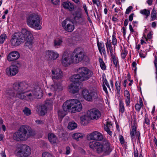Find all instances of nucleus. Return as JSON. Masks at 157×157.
I'll use <instances>...</instances> for the list:
<instances>
[{
    "label": "nucleus",
    "mask_w": 157,
    "mask_h": 157,
    "mask_svg": "<svg viewBox=\"0 0 157 157\" xmlns=\"http://www.w3.org/2000/svg\"><path fill=\"white\" fill-rule=\"evenodd\" d=\"M63 111L62 109L58 111L59 117L63 118L66 115L65 112H69L71 110V112L75 113L76 112H80L82 109V105L81 102L76 99L67 100L65 102L63 106Z\"/></svg>",
    "instance_id": "nucleus-1"
},
{
    "label": "nucleus",
    "mask_w": 157,
    "mask_h": 157,
    "mask_svg": "<svg viewBox=\"0 0 157 157\" xmlns=\"http://www.w3.org/2000/svg\"><path fill=\"white\" fill-rule=\"evenodd\" d=\"M82 9L78 7L77 10L72 12L71 14L74 16L72 19L68 18L62 22L63 28L68 32H72L75 29L74 24L79 23L80 19L82 17Z\"/></svg>",
    "instance_id": "nucleus-2"
},
{
    "label": "nucleus",
    "mask_w": 157,
    "mask_h": 157,
    "mask_svg": "<svg viewBox=\"0 0 157 157\" xmlns=\"http://www.w3.org/2000/svg\"><path fill=\"white\" fill-rule=\"evenodd\" d=\"M89 145L90 148L98 154L103 153L105 155H109L112 150L111 145L106 139L103 140L101 144L92 141L89 143Z\"/></svg>",
    "instance_id": "nucleus-3"
},
{
    "label": "nucleus",
    "mask_w": 157,
    "mask_h": 157,
    "mask_svg": "<svg viewBox=\"0 0 157 157\" xmlns=\"http://www.w3.org/2000/svg\"><path fill=\"white\" fill-rule=\"evenodd\" d=\"M78 73L71 76L70 81L72 82H79V80L85 81L91 77L93 72L85 67H81L77 69Z\"/></svg>",
    "instance_id": "nucleus-4"
},
{
    "label": "nucleus",
    "mask_w": 157,
    "mask_h": 157,
    "mask_svg": "<svg viewBox=\"0 0 157 157\" xmlns=\"http://www.w3.org/2000/svg\"><path fill=\"white\" fill-rule=\"evenodd\" d=\"M29 87L28 83L25 82H16L13 85V89L16 92L15 98L21 100H26L25 91Z\"/></svg>",
    "instance_id": "nucleus-5"
},
{
    "label": "nucleus",
    "mask_w": 157,
    "mask_h": 157,
    "mask_svg": "<svg viewBox=\"0 0 157 157\" xmlns=\"http://www.w3.org/2000/svg\"><path fill=\"white\" fill-rule=\"evenodd\" d=\"M29 127L27 125L21 126L18 130L13 133V139L17 141L23 142L26 141L30 136L29 133Z\"/></svg>",
    "instance_id": "nucleus-6"
},
{
    "label": "nucleus",
    "mask_w": 157,
    "mask_h": 157,
    "mask_svg": "<svg viewBox=\"0 0 157 157\" xmlns=\"http://www.w3.org/2000/svg\"><path fill=\"white\" fill-rule=\"evenodd\" d=\"M13 36L21 43L25 40L27 41H31L33 39V35L30 31L25 29H22L21 32L16 33Z\"/></svg>",
    "instance_id": "nucleus-7"
},
{
    "label": "nucleus",
    "mask_w": 157,
    "mask_h": 157,
    "mask_svg": "<svg viewBox=\"0 0 157 157\" xmlns=\"http://www.w3.org/2000/svg\"><path fill=\"white\" fill-rule=\"evenodd\" d=\"M52 78L55 82L52 86L54 88L55 91L59 92L63 90V87L60 83H56L55 82V80L61 79L63 76L62 72L59 69H55L52 71Z\"/></svg>",
    "instance_id": "nucleus-8"
},
{
    "label": "nucleus",
    "mask_w": 157,
    "mask_h": 157,
    "mask_svg": "<svg viewBox=\"0 0 157 157\" xmlns=\"http://www.w3.org/2000/svg\"><path fill=\"white\" fill-rule=\"evenodd\" d=\"M40 19L37 14L33 13L28 17L27 21V25L30 27L36 29H40L41 26L40 25Z\"/></svg>",
    "instance_id": "nucleus-9"
},
{
    "label": "nucleus",
    "mask_w": 157,
    "mask_h": 157,
    "mask_svg": "<svg viewBox=\"0 0 157 157\" xmlns=\"http://www.w3.org/2000/svg\"><path fill=\"white\" fill-rule=\"evenodd\" d=\"M71 54L75 63H78L83 61H84L87 58L84 51L80 48L75 49Z\"/></svg>",
    "instance_id": "nucleus-10"
},
{
    "label": "nucleus",
    "mask_w": 157,
    "mask_h": 157,
    "mask_svg": "<svg viewBox=\"0 0 157 157\" xmlns=\"http://www.w3.org/2000/svg\"><path fill=\"white\" fill-rule=\"evenodd\" d=\"M44 54V58L50 61L56 60L59 56V54L52 50H47Z\"/></svg>",
    "instance_id": "nucleus-11"
},
{
    "label": "nucleus",
    "mask_w": 157,
    "mask_h": 157,
    "mask_svg": "<svg viewBox=\"0 0 157 157\" xmlns=\"http://www.w3.org/2000/svg\"><path fill=\"white\" fill-rule=\"evenodd\" d=\"M62 62L63 65L65 67L75 63L72 54L69 55L67 53H64L62 57Z\"/></svg>",
    "instance_id": "nucleus-12"
},
{
    "label": "nucleus",
    "mask_w": 157,
    "mask_h": 157,
    "mask_svg": "<svg viewBox=\"0 0 157 157\" xmlns=\"http://www.w3.org/2000/svg\"><path fill=\"white\" fill-rule=\"evenodd\" d=\"M31 153L30 148L29 146L25 145L21 146L17 152L21 157H27L31 154Z\"/></svg>",
    "instance_id": "nucleus-13"
},
{
    "label": "nucleus",
    "mask_w": 157,
    "mask_h": 157,
    "mask_svg": "<svg viewBox=\"0 0 157 157\" xmlns=\"http://www.w3.org/2000/svg\"><path fill=\"white\" fill-rule=\"evenodd\" d=\"M87 138L88 140L101 141L103 139V136L100 132L95 131L88 134Z\"/></svg>",
    "instance_id": "nucleus-14"
},
{
    "label": "nucleus",
    "mask_w": 157,
    "mask_h": 157,
    "mask_svg": "<svg viewBox=\"0 0 157 157\" xmlns=\"http://www.w3.org/2000/svg\"><path fill=\"white\" fill-rule=\"evenodd\" d=\"M87 115L92 120L97 119L101 116L100 112L96 108L90 109L88 112Z\"/></svg>",
    "instance_id": "nucleus-15"
},
{
    "label": "nucleus",
    "mask_w": 157,
    "mask_h": 157,
    "mask_svg": "<svg viewBox=\"0 0 157 157\" xmlns=\"http://www.w3.org/2000/svg\"><path fill=\"white\" fill-rule=\"evenodd\" d=\"M52 106V103L48 101L46 102L44 104L39 107L38 110V113L40 115L44 116L47 112V108Z\"/></svg>",
    "instance_id": "nucleus-16"
},
{
    "label": "nucleus",
    "mask_w": 157,
    "mask_h": 157,
    "mask_svg": "<svg viewBox=\"0 0 157 157\" xmlns=\"http://www.w3.org/2000/svg\"><path fill=\"white\" fill-rule=\"evenodd\" d=\"M6 73L8 76H13L15 75L18 72L17 67L14 65H11L9 68L6 69Z\"/></svg>",
    "instance_id": "nucleus-17"
},
{
    "label": "nucleus",
    "mask_w": 157,
    "mask_h": 157,
    "mask_svg": "<svg viewBox=\"0 0 157 157\" xmlns=\"http://www.w3.org/2000/svg\"><path fill=\"white\" fill-rule=\"evenodd\" d=\"M20 56L18 52L14 51L10 52L7 56V59L9 61H12L18 59Z\"/></svg>",
    "instance_id": "nucleus-18"
},
{
    "label": "nucleus",
    "mask_w": 157,
    "mask_h": 157,
    "mask_svg": "<svg viewBox=\"0 0 157 157\" xmlns=\"http://www.w3.org/2000/svg\"><path fill=\"white\" fill-rule=\"evenodd\" d=\"M68 86V89L69 92L72 94H75L78 92L79 91V82H73Z\"/></svg>",
    "instance_id": "nucleus-19"
},
{
    "label": "nucleus",
    "mask_w": 157,
    "mask_h": 157,
    "mask_svg": "<svg viewBox=\"0 0 157 157\" xmlns=\"http://www.w3.org/2000/svg\"><path fill=\"white\" fill-rule=\"evenodd\" d=\"M33 97L37 98H40L43 96V93L40 88L38 86L35 87L34 89L33 90Z\"/></svg>",
    "instance_id": "nucleus-20"
},
{
    "label": "nucleus",
    "mask_w": 157,
    "mask_h": 157,
    "mask_svg": "<svg viewBox=\"0 0 157 157\" xmlns=\"http://www.w3.org/2000/svg\"><path fill=\"white\" fill-rule=\"evenodd\" d=\"M132 130L130 132V135L131 138L132 140L135 138V136L136 135L137 137L139 140V142L140 141V133L139 131H136V127L135 125L132 126Z\"/></svg>",
    "instance_id": "nucleus-21"
},
{
    "label": "nucleus",
    "mask_w": 157,
    "mask_h": 157,
    "mask_svg": "<svg viewBox=\"0 0 157 157\" xmlns=\"http://www.w3.org/2000/svg\"><path fill=\"white\" fill-rule=\"evenodd\" d=\"M82 94L84 98L86 101H89L92 99L91 92L86 89H83L82 91Z\"/></svg>",
    "instance_id": "nucleus-22"
},
{
    "label": "nucleus",
    "mask_w": 157,
    "mask_h": 157,
    "mask_svg": "<svg viewBox=\"0 0 157 157\" xmlns=\"http://www.w3.org/2000/svg\"><path fill=\"white\" fill-rule=\"evenodd\" d=\"M62 5L64 9H67L70 11H72L75 9L74 4L68 1L63 2Z\"/></svg>",
    "instance_id": "nucleus-23"
},
{
    "label": "nucleus",
    "mask_w": 157,
    "mask_h": 157,
    "mask_svg": "<svg viewBox=\"0 0 157 157\" xmlns=\"http://www.w3.org/2000/svg\"><path fill=\"white\" fill-rule=\"evenodd\" d=\"M48 137L49 140L52 144L57 143L58 141V139L56 136L53 133H49Z\"/></svg>",
    "instance_id": "nucleus-24"
},
{
    "label": "nucleus",
    "mask_w": 157,
    "mask_h": 157,
    "mask_svg": "<svg viewBox=\"0 0 157 157\" xmlns=\"http://www.w3.org/2000/svg\"><path fill=\"white\" fill-rule=\"evenodd\" d=\"M80 123L82 125H86L89 123L90 118L88 115H84L80 117Z\"/></svg>",
    "instance_id": "nucleus-25"
},
{
    "label": "nucleus",
    "mask_w": 157,
    "mask_h": 157,
    "mask_svg": "<svg viewBox=\"0 0 157 157\" xmlns=\"http://www.w3.org/2000/svg\"><path fill=\"white\" fill-rule=\"evenodd\" d=\"M15 91L12 89H7L6 91V96L10 98L15 97L16 94L15 93Z\"/></svg>",
    "instance_id": "nucleus-26"
},
{
    "label": "nucleus",
    "mask_w": 157,
    "mask_h": 157,
    "mask_svg": "<svg viewBox=\"0 0 157 157\" xmlns=\"http://www.w3.org/2000/svg\"><path fill=\"white\" fill-rule=\"evenodd\" d=\"M10 42L12 46H17L21 43L13 35L12 36V38Z\"/></svg>",
    "instance_id": "nucleus-27"
},
{
    "label": "nucleus",
    "mask_w": 157,
    "mask_h": 157,
    "mask_svg": "<svg viewBox=\"0 0 157 157\" xmlns=\"http://www.w3.org/2000/svg\"><path fill=\"white\" fill-rule=\"evenodd\" d=\"M97 45L100 52L101 54V52H102L103 55H105L106 52L104 44L101 43H98Z\"/></svg>",
    "instance_id": "nucleus-28"
},
{
    "label": "nucleus",
    "mask_w": 157,
    "mask_h": 157,
    "mask_svg": "<svg viewBox=\"0 0 157 157\" xmlns=\"http://www.w3.org/2000/svg\"><path fill=\"white\" fill-rule=\"evenodd\" d=\"M77 124L74 121L70 122L67 126L68 128L70 130H73L76 128Z\"/></svg>",
    "instance_id": "nucleus-29"
},
{
    "label": "nucleus",
    "mask_w": 157,
    "mask_h": 157,
    "mask_svg": "<svg viewBox=\"0 0 157 157\" xmlns=\"http://www.w3.org/2000/svg\"><path fill=\"white\" fill-rule=\"evenodd\" d=\"M83 136V134L80 133H74L72 135L73 138L77 141L82 139Z\"/></svg>",
    "instance_id": "nucleus-30"
},
{
    "label": "nucleus",
    "mask_w": 157,
    "mask_h": 157,
    "mask_svg": "<svg viewBox=\"0 0 157 157\" xmlns=\"http://www.w3.org/2000/svg\"><path fill=\"white\" fill-rule=\"evenodd\" d=\"M119 111L120 112H121L122 113H123L125 110V109L123 101L122 100L119 101Z\"/></svg>",
    "instance_id": "nucleus-31"
},
{
    "label": "nucleus",
    "mask_w": 157,
    "mask_h": 157,
    "mask_svg": "<svg viewBox=\"0 0 157 157\" xmlns=\"http://www.w3.org/2000/svg\"><path fill=\"white\" fill-rule=\"evenodd\" d=\"M150 11L146 9L140 10V13L146 16V18H147L149 16L150 13Z\"/></svg>",
    "instance_id": "nucleus-32"
},
{
    "label": "nucleus",
    "mask_w": 157,
    "mask_h": 157,
    "mask_svg": "<svg viewBox=\"0 0 157 157\" xmlns=\"http://www.w3.org/2000/svg\"><path fill=\"white\" fill-rule=\"evenodd\" d=\"M99 61L100 63V65L101 68L103 70H105L106 69V66L103 59L101 58H99Z\"/></svg>",
    "instance_id": "nucleus-33"
},
{
    "label": "nucleus",
    "mask_w": 157,
    "mask_h": 157,
    "mask_svg": "<svg viewBox=\"0 0 157 157\" xmlns=\"http://www.w3.org/2000/svg\"><path fill=\"white\" fill-rule=\"evenodd\" d=\"M112 58V61L113 62V64L116 68L117 69V68H119V64H118V60L116 59L115 56H113Z\"/></svg>",
    "instance_id": "nucleus-34"
},
{
    "label": "nucleus",
    "mask_w": 157,
    "mask_h": 157,
    "mask_svg": "<svg viewBox=\"0 0 157 157\" xmlns=\"http://www.w3.org/2000/svg\"><path fill=\"white\" fill-rule=\"evenodd\" d=\"M140 104L137 103L136 104L135 106L136 109L138 112L140 111L141 106H142L143 105V101L141 100L140 101Z\"/></svg>",
    "instance_id": "nucleus-35"
},
{
    "label": "nucleus",
    "mask_w": 157,
    "mask_h": 157,
    "mask_svg": "<svg viewBox=\"0 0 157 157\" xmlns=\"http://www.w3.org/2000/svg\"><path fill=\"white\" fill-rule=\"evenodd\" d=\"M6 35L4 33L2 34L0 36V44H3L6 38Z\"/></svg>",
    "instance_id": "nucleus-36"
},
{
    "label": "nucleus",
    "mask_w": 157,
    "mask_h": 157,
    "mask_svg": "<svg viewBox=\"0 0 157 157\" xmlns=\"http://www.w3.org/2000/svg\"><path fill=\"white\" fill-rule=\"evenodd\" d=\"M62 41L59 39H55L54 41V45L55 46H58L60 45Z\"/></svg>",
    "instance_id": "nucleus-37"
},
{
    "label": "nucleus",
    "mask_w": 157,
    "mask_h": 157,
    "mask_svg": "<svg viewBox=\"0 0 157 157\" xmlns=\"http://www.w3.org/2000/svg\"><path fill=\"white\" fill-rule=\"evenodd\" d=\"M23 112L27 116H29L31 114L30 109L27 107H25V109L23 110Z\"/></svg>",
    "instance_id": "nucleus-38"
},
{
    "label": "nucleus",
    "mask_w": 157,
    "mask_h": 157,
    "mask_svg": "<svg viewBox=\"0 0 157 157\" xmlns=\"http://www.w3.org/2000/svg\"><path fill=\"white\" fill-rule=\"evenodd\" d=\"M26 97V100H31V99H33V90L31 91V93L28 94H25Z\"/></svg>",
    "instance_id": "nucleus-39"
},
{
    "label": "nucleus",
    "mask_w": 157,
    "mask_h": 157,
    "mask_svg": "<svg viewBox=\"0 0 157 157\" xmlns=\"http://www.w3.org/2000/svg\"><path fill=\"white\" fill-rule=\"evenodd\" d=\"M105 45L107 48L108 51V48H109V49L112 48V46L110 40L108 38H107V42L105 43Z\"/></svg>",
    "instance_id": "nucleus-40"
},
{
    "label": "nucleus",
    "mask_w": 157,
    "mask_h": 157,
    "mask_svg": "<svg viewBox=\"0 0 157 157\" xmlns=\"http://www.w3.org/2000/svg\"><path fill=\"white\" fill-rule=\"evenodd\" d=\"M156 12L154 8H153L151 13V17L152 18V20H153L156 19Z\"/></svg>",
    "instance_id": "nucleus-41"
},
{
    "label": "nucleus",
    "mask_w": 157,
    "mask_h": 157,
    "mask_svg": "<svg viewBox=\"0 0 157 157\" xmlns=\"http://www.w3.org/2000/svg\"><path fill=\"white\" fill-rule=\"evenodd\" d=\"M115 86L117 93L119 95L120 92L121 90L120 84V83H117V82H116L115 83Z\"/></svg>",
    "instance_id": "nucleus-42"
},
{
    "label": "nucleus",
    "mask_w": 157,
    "mask_h": 157,
    "mask_svg": "<svg viewBox=\"0 0 157 157\" xmlns=\"http://www.w3.org/2000/svg\"><path fill=\"white\" fill-rule=\"evenodd\" d=\"M154 63L155 68V74L156 76L155 78H157V57L155 56V59L154 61Z\"/></svg>",
    "instance_id": "nucleus-43"
},
{
    "label": "nucleus",
    "mask_w": 157,
    "mask_h": 157,
    "mask_svg": "<svg viewBox=\"0 0 157 157\" xmlns=\"http://www.w3.org/2000/svg\"><path fill=\"white\" fill-rule=\"evenodd\" d=\"M42 155L43 157H54L50 154L47 152H43L42 154Z\"/></svg>",
    "instance_id": "nucleus-44"
},
{
    "label": "nucleus",
    "mask_w": 157,
    "mask_h": 157,
    "mask_svg": "<svg viewBox=\"0 0 157 157\" xmlns=\"http://www.w3.org/2000/svg\"><path fill=\"white\" fill-rule=\"evenodd\" d=\"M117 43V40L114 34H113L112 36V44L114 45L115 46L116 45Z\"/></svg>",
    "instance_id": "nucleus-45"
},
{
    "label": "nucleus",
    "mask_w": 157,
    "mask_h": 157,
    "mask_svg": "<svg viewBox=\"0 0 157 157\" xmlns=\"http://www.w3.org/2000/svg\"><path fill=\"white\" fill-rule=\"evenodd\" d=\"M104 129L109 135L111 136L112 135V132L107 126H105Z\"/></svg>",
    "instance_id": "nucleus-46"
},
{
    "label": "nucleus",
    "mask_w": 157,
    "mask_h": 157,
    "mask_svg": "<svg viewBox=\"0 0 157 157\" xmlns=\"http://www.w3.org/2000/svg\"><path fill=\"white\" fill-rule=\"evenodd\" d=\"M92 97H93L94 98H98V94L97 93L93 92L91 93Z\"/></svg>",
    "instance_id": "nucleus-47"
},
{
    "label": "nucleus",
    "mask_w": 157,
    "mask_h": 157,
    "mask_svg": "<svg viewBox=\"0 0 157 157\" xmlns=\"http://www.w3.org/2000/svg\"><path fill=\"white\" fill-rule=\"evenodd\" d=\"M132 7L131 6H129L128 7V8L127 9L126 11L125 12V13L127 14H128L131 12L132 10Z\"/></svg>",
    "instance_id": "nucleus-48"
},
{
    "label": "nucleus",
    "mask_w": 157,
    "mask_h": 157,
    "mask_svg": "<svg viewBox=\"0 0 157 157\" xmlns=\"http://www.w3.org/2000/svg\"><path fill=\"white\" fill-rule=\"evenodd\" d=\"M119 137V140L121 144H124V140L123 136L122 135H120Z\"/></svg>",
    "instance_id": "nucleus-49"
},
{
    "label": "nucleus",
    "mask_w": 157,
    "mask_h": 157,
    "mask_svg": "<svg viewBox=\"0 0 157 157\" xmlns=\"http://www.w3.org/2000/svg\"><path fill=\"white\" fill-rule=\"evenodd\" d=\"M22 63L20 61H17L15 63V65H14L16 67H17V68L18 69V68L21 67V66Z\"/></svg>",
    "instance_id": "nucleus-50"
},
{
    "label": "nucleus",
    "mask_w": 157,
    "mask_h": 157,
    "mask_svg": "<svg viewBox=\"0 0 157 157\" xmlns=\"http://www.w3.org/2000/svg\"><path fill=\"white\" fill-rule=\"evenodd\" d=\"M124 96L126 97V98H130V94L129 91L126 90L124 92Z\"/></svg>",
    "instance_id": "nucleus-51"
},
{
    "label": "nucleus",
    "mask_w": 157,
    "mask_h": 157,
    "mask_svg": "<svg viewBox=\"0 0 157 157\" xmlns=\"http://www.w3.org/2000/svg\"><path fill=\"white\" fill-rule=\"evenodd\" d=\"M59 0H51L52 2L55 5L59 4Z\"/></svg>",
    "instance_id": "nucleus-52"
},
{
    "label": "nucleus",
    "mask_w": 157,
    "mask_h": 157,
    "mask_svg": "<svg viewBox=\"0 0 157 157\" xmlns=\"http://www.w3.org/2000/svg\"><path fill=\"white\" fill-rule=\"evenodd\" d=\"M144 123L147 125H149L150 124L149 120L148 118L146 117V116L145 117Z\"/></svg>",
    "instance_id": "nucleus-53"
},
{
    "label": "nucleus",
    "mask_w": 157,
    "mask_h": 157,
    "mask_svg": "<svg viewBox=\"0 0 157 157\" xmlns=\"http://www.w3.org/2000/svg\"><path fill=\"white\" fill-rule=\"evenodd\" d=\"M83 8L85 10V12L86 13L87 16H88V12L87 11V8L85 4H84L83 5Z\"/></svg>",
    "instance_id": "nucleus-54"
},
{
    "label": "nucleus",
    "mask_w": 157,
    "mask_h": 157,
    "mask_svg": "<svg viewBox=\"0 0 157 157\" xmlns=\"http://www.w3.org/2000/svg\"><path fill=\"white\" fill-rule=\"evenodd\" d=\"M66 154L67 155L69 154L70 152V148L68 146L66 148Z\"/></svg>",
    "instance_id": "nucleus-55"
},
{
    "label": "nucleus",
    "mask_w": 157,
    "mask_h": 157,
    "mask_svg": "<svg viewBox=\"0 0 157 157\" xmlns=\"http://www.w3.org/2000/svg\"><path fill=\"white\" fill-rule=\"evenodd\" d=\"M102 86L103 90L105 92L106 94H108V92L107 90V88L104 84H103Z\"/></svg>",
    "instance_id": "nucleus-56"
},
{
    "label": "nucleus",
    "mask_w": 157,
    "mask_h": 157,
    "mask_svg": "<svg viewBox=\"0 0 157 157\" xmlns=\"http://www.w3.org/2000/svg\"><path fill=\"white\" fill-rule=\"evenodd\" d=\"M125 103L126 105L127 106H128L130 103V98H126L125 100Z\"/></svg>",
    "instance_id": "nucleus-57"
},
{
    "label": "nucleus",
    "mask_w": 157,
    "mask_h": 157,
    "mask_svg": "<svg viewBox=\"0 0 157 157\" xmlns=\"http://www.w3.org/2000/svg\"><path fill=\"white\" fill-rule=\"evenodd\" d=\"M134 15V13H132L129 16V20L131 21L133 20V16Z\"/></svg>",
    "instance_id": "nucleus-58"
},
{
    "label": "nucleus",
    "mask_w": 157,
    "mask_h": 157,
    "mask_svg": "<svg viewBox=\"0 0 157 157\" xmlns=\"http://www.w3.org/2000/svg\"><path fill=\"white\" fill-rule=\"evenodd\" d=\"M104 82L105 84L106 85L107 87L110 90L109 84L106 79H105L104 80Z\"/></svg>",
    "instance_id": "nucleus-59"
},
{
    "label": "nucleus",
    "mask_w": 157,
    "mask_h": 157,
    "mask_svg": "<svg viewBox=\"0 0 157 157\" xmlns=\"http://www.w3.org/2000/svg\"><path fill=\"white\" fill-rule=\"evenodd\" d=\"M147 38L148 39H150L152 37V36H151V32H149L148 34L147 35Z\"/></svg>",
    "instance_id": "nucleus-60"
},
{
    "label": "nucleus",
    "mask_w": 157,
    "mask_h": 157,
    "mask_svg": "<svg viewBox=\"0 0 157 157\" xmlns=\"http://www.w3.org/2000/svg\"><path fill=\"white\" fill-rule=\"evenodd\" d=\"M128 22V19H126L124 22V25L125 26L127 25Z\"/></svg>",
    "instance_id": "nucleus-61"
},
{
    "label": "nucleus",
    "mask_w": 157,
    "mask_h": 157,
    "mask_svg": "<svg viewBox=\"0 0 157 157\" xmlns=\"http://www.w3.org/2000/svg\"><path fill=\"white\" fill-rule=\"evenodd\" d=\"M109 49L110 51V54H111V58H113V56H115V55L113 53V50L112 49V48Z\"/></svg>",
    "instance_id": "nucleus-62"
},
{
    "label": "nucleus",
    "mask_w": 157,
    "mask_h": 157,
    "mask_svg": "<svg viewBox=\"0 0 157 157\" xmlns=\"http://www.w3.org/2000/svg\"><path fill=\"white\" fill-rule=\"evenodd\" d=\"M36 122L37 124H42L43 123V122L41 120H36Z\"/></svg>",
    "instance_id": "nucleus-63"
},
{
    "label": "nucleus",
    "mask_w": 157,
    "mask_h": 157,
    "mask_svg": "<svg viewBox=\"0 0 157 157\" xmlns=\"http://www.w3.org/2000/svg\"><path fill=\"white\" fill-rule=\"evenodd\" d=\"M129 29L131 32H134V30L132 27L131 25H129Z\"/></svg>",
    "instance_id": "nucleus-64"
}]
</instances>
